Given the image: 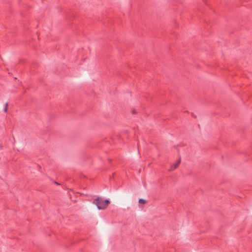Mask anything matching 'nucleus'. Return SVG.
Segmentation results:
<instances>
[{
  "label": "nucleus",
  "instance_id": "nucleus-1",
  "mask_svg": "<svg viewBox=\"0 0 252 252\" xmlns=\"http://www.w3.org/2000/svg\"><path fill=\"white\" fill-rule=\"evenodd\" d=\"M94 203L96 205L98 209H104L107 207L110 201L107 200H103L97 197L94 200Z\"/></svg>",
  "mask_w": 252,
  "mask_h": 252
},
{
  "label": "nucleus",
  "instance_id": "nucleus-2",
  "mask_svg": "<svg viewBox=\"0 0 252 252\" xmlns=\"http://www.w3.org/2000/svg\"><path fill=\"white\" fill-rule=\"evenodd\" d=\"M180 159L177 160L171 166L170 169H169V171H172L174 169L177 168V167L179 166L180 163Z\"/></svg>",
  "mask_w": 252,
  "mask_h": 252
},
{
  "label": "nucleus",
  "instance_id": "nucleus-3",
  "mask_svg": "<svg viewBox=\"0 0 252 252\" xmlns=\"http://www.w3.org/2000/svg\"><path fill=\"white\" fill-rule=\"evenodd\" d=\"M146 202L145 200L143 199H140L139 200V203H145Z\"/></svg>",
  "mask_w": 252,
  "mask_h": 252
},
{
  "label": "nucleus",
  "instance_id": "nucleus-4",
  "mask_svg": "<svg viewBox=\"0 0 252 252\" xmlns=\"http://www.w3.org/2000/svg\"><path fill=\"white\" fill-rule=\"evenodd\" d=\"M7 105H8V104H7V103H6V104H5V108H4V112H6V111H7Z\"/></svg>",
  "mask_w": 252,
  "mask_h": 252
}]
</instances>
